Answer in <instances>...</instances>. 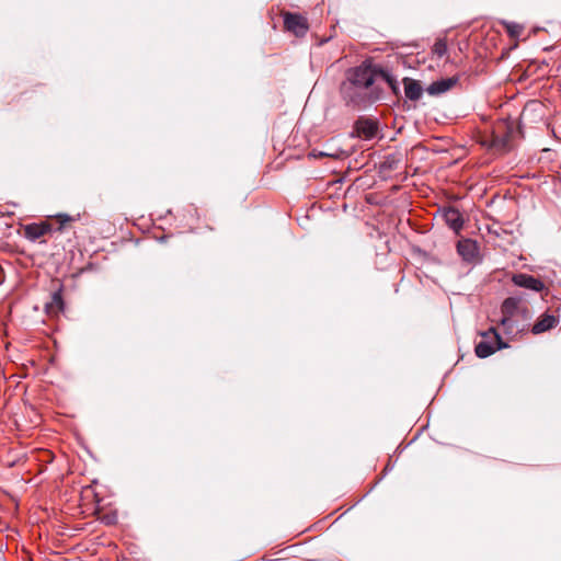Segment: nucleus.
<instances>
[{"mask_svg": "<svg viewBox=\"0 0 561 561\" xmlns=\"http://www.w3.org/2000/svg\"><path fill=\"white\" fill-rule=\"evenodd\" d=\"M24 237L30 241H36L53 231V224L48 221L33 222L25 225Z\"/></svg>", "mask_w": 561, "mask_h": 561, "instance_id": "0eeeda50", "label": "nucleus"}, {"mask_svg": "<svg viewBox=\"0 0 561 561\" xmlns=\"http://www.w3.org/2000/svg\"><path fill=\"white\" fill-rule=\"evenodd\" d=\"M457 82L458 77L443 78L432 82L426 88V92L430 95L437 96L453 89L457 84Z\"/></svg>", "mask_w": 561, "mask_h": 561, "instance_id": "6e6552de", "label": "nucleus"}, {"mask_svg": "<svg viewBox=\"0 0 561 561\" xmlns=\"http://www.w3.org/2000/svg\"><path fill=\"white\" fill-rule=\"evenodd\" d=\"M54 218L58 225L57 227L53 226V231L62 232L68 229L72 222L79 220L80 215L70 216L68 214H57Z\"/></svg>", "mask_w": 561, "mask_h": 561, "instance_id": "2eb2a0df", "label": "nucleus"}, {"mask_svg": "<svg viewBox=\"0 0 561 561\" xmlns=\"http://www.w3.org/2000/svg\"><path fill=\"white\" fill-rule=\"evenodd\" d=\"M443 218L446 225L456 233H458L463 227V217L461 213L455 207L444 208Z\"/></svg>", "mask_w": 561, "mask_h": 561, "instance_id": "1a4fd4ad", "label": "nucleus"}, {"mask_svg": "<svg viewBox=\"0 0 561 561\" xmlns=\"http://www.w3.org/2000/svg\"><path fill=\"white\" fill-rule=\"evenodd\" d=\"M343 153L344 152L341 149H336L334 151H320V150L313 149L310 152V156H312L313 158L329 157V158H333V159H340L343 156Z\"/></svg>", "mask_w": 561, "mask_h": 561, "instance_id": "f3484780", "label": "nucleus"}, {"mask_svg": "<svg viewBox=\"0 0 561 561\" xmlns=\"http://www.w3.org/2000/svg\"><path fill=\"white\" fill-rule=\"evenodd\" d=\"M342 518V516H339L337 518H335V520L332 523V525L336 524L337 522H340V519Z\"/></svg>", "mask_w": 561, "mask_h": 561, "instance_id": "412c9836", "label": "nucleus"}, {"mask_svg": "<svg viewBox=\"0 0 561 561\" xmlns=\"http://www.w3.org/2000/svg\"><path fill=\"white\" fill-rule=\"evenodd\" d=\"M101 522L105 524V526H112L117 523V514L116 513H105L100 517Z\"/></svg>", "mask_w": 561, "mask_h": 561, "instance_id": "aec40b11", "label": "nucleus"}, {"mask_svg": "<svg viewBox=\"0 0 561 561\" xmlns=\"http://www.w3.org/2000/svg\"><path fill=\"white\" fill-rule=\"evenodd\" d=\"M559 322V319L552 314L543 313L531 327L530 331L533 334H541L554 328Z\"/></svg>", "mask_w": 561, "mask_h": 561, "instance_id": "f8f14e48", "label": "nucleus"}, {"mask_svg": "<svg viewBox=\"0 0 561 561\" xmlns=\"http://www.w3.org/2000/svg\"><path fill=\"white\" fill-rule=\"evenodd\" d=\"M493 145L504 151L510 150V135L503 137L496 136L493 140Z\"/></svg>", "mask_w": 561, "mask_h": 561, "instance_id": "6ab92c4d", "label": "nucleus"}, {"mask_svg": "<svg viewBox=\"0 0 561 561\" xmlns=\"http://www.w3.org/2000/svg\"><path fill=\"white\" fill-rule=\"evenodd\" d=\"M341 93L347 105L357 108L364 107L373 101L367 93V89H360L345 82L341 85Z\"/></svg>", "mask_w": 561, "mask_h": 561, "instance_id": "20e7f679", "label": "nucleus"}, {"mask_svg": "<svg viewBox=\"0 0 561 561\" xmlns=\"http://www.w3.org/2000/svg\"><path fill=\"white\" fill-rule=\"evenodd\" d=\"M355 130L358 137L373 139L378 131V125L373 119L360 118L355 123Z\"/></svg>", "mask_w": 561, "mask_h": 561, "instance_id": "9d476101", "label": "nucleus"}, {"mask_svg": "<svg viewBox=\"0 0 561 561\" xmlns=\"http://www.w3.org/2000/svg\"><path fill=\"white\" fill-rule=\"evenodd\" d=\"M432 53L438 57V58H442L444 57L446 54H447V43H446V39L445 38H438L433 47H432Z\"/></svg>", "mask_w": 561, "mask_h": 561, "instance_id": "dca6fc26", "label": "nucleus"}, {"mask_svg": "<svg viewBox=\"0 0 561 561\" xmlns=\"http://www.w3.org/2000/svg\"><path fill=\"white\" fill-rule=\"evenodd\" d=\"M512 283L515 286L535 291L540 293L545 289V284L541 279L526 274V273H516L512 276Z\"/></svg>", "mask_w": 561, "mask_h": 561, "instance_id": "423d86ee", "label": "nucleus"}, {"mask_svg": "<svg viewBox=\"0 0 561 561\" xmlns=\"http://www.w3.org/2000/svg\"><path fill=\"white\" fill-rule=\"evenodd\" d=\"M403 85L407 99L411 101H417L421 99L423 89L419 81L411 78H404Z\"/></svg>", "mask_w": 561, "mask_h": 561, "instance_id": "ddd939ff", "label": "nucleus"}, {"mask_svg": "<svg viewBox=\"0 0 561 561\" xmlns=\"http://www.w3.org/2000/svg\"><path fill=\"white\" fill-rule=\"evenodd\" d=\"M37 538H38V539H41V538H42V534H41V533H38V534H37Z\"/></svg>", "mask_w": 561, "mask_h": 561, "instance_id": "5701e85b", "label": "nucleus"}, {"mask_svg": "<svg viewBox=\"0 0 561 561\" xmlns=\"http://www.w3.org/2000/svg\"><path fill=\"white\" fill-rule=\"evenodd\" d=\"M481 336L483 340L476 345L474 350L476 355L480 358H485L497 350L507 346V344L502 341L495 328H490L488 331L481 333Z\"/></svg>", "mask_w": 561, "mask_h": 561, "instance_id": "7ed1b4c3", "label": "nucleus"}, {"mask_svg": "<svg viewBox=\"0 0 561 561\" xmlns=\"http://www.w3.org/2000/svg\"><path fill=\"white\" fill-rule=\"evenodd\" d=\"M8 530H11V531H14L16 533L18 531V528H14V527H11V528H7Z\"/></svg>", "mask_w": 561, "mask_h": 561, "instance_id": "4be33fe9", "label": "nucleus"}, {"mask_svg": "<svg viewBox=\"0 0 561 561\" xmlns=\"http://www.w3.org/2000/svg\"><path fill=\"white\" fill-rule=\"evenodd\" d=\"M284 27L286 31L302 37L307 34L309 25L306 18L297 13H284Z\"/></svg>", "mask_w": 561, "mask_h": 561, "instance_id": "39448f33", "label": "nucleus"}, {"mask_svg": "<svg viewBox=\"0 0 561 561\" xmlns=\"http://www.w3.org/2000/svg\"><path fill=\"white\" fill-rule=\"evenodd\" d=\"M503 25L511 37H518L523 33V26L515 22H503Z\"/></svg>", "mask_w": 561, "mask_h": 561, "instance_id": "a211bd4d", "label": "nucleus"}, {"mask_svg": "<svg viewBox=\"0 0 561 561\" xmlns=\"http://www.w3.org/2000/svg\"><path fill=\"white\" fill-rule=\"evenodd\" d=\"M478 244L471 239H462L457 243L458 254L467 262H472L478 255Z\"/></svg>", "mask_w": 561, "mask_h": 561, "instance_id": "9b49d317", "label": "nucleus"}, {"mask_svg": "<svg viewBox=\"0 0 561 561\" xmlns=\"http://www.w3.org/2000/svg\"><path fill=\"white\" fill-rule=\"evenodd\" d=\"M62 310H64L62 295H61V291L58 290V291H55L51 295L50 300L45 304V312L49 317H55V316H58Z\"/></svg>", "mask_w": 561, "mask_h": 561, "instance_id": "4468645a", "label": "nucleus"}, {"mask_svg": "<svg viewBox=\"0 0 561 561\" xmlns=\"http://www.w3.org/2000/svg\"><path fill=\"white\" fill-rule=\"evenodd\" d=\"M502 319L500 321L505 334L515 336L529 330L531 311L526 297L516 295L507 297L501 305Z\"/></svg>", "mask_w": 561, "mask_h": 561, "instance_id": "f257e3e1", "label": "nucleus"}, {"mask_svg": "<svg viewBox=\"0 0 561 561\" xmlns=\"http://www.w3.org/2000/svg\"><path fill=\"white\" fill-rule=\"evenodd\" d=\"M380 80L389 85L393 94L399 95L400 87L397 79L388 70L368 62L350 69L344 82L360 89H368Z\"/></svg>", "mask_w": 561, "mask_h": 561, "instance_id": "f03ea898", "label": "nucleus"}]
</instances>
